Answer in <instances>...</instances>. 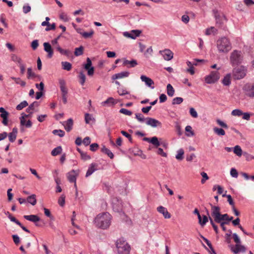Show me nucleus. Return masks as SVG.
<instances>
[{"mask_svg": "<svg viewBox=\"0 0 254 254\" xmlns=\"http://www.w3.org/2000/svg\"><path fill=\"white\" fill-rule=\"evenodd\" d=\"M112 216L108 212L99 214L94 219L96 227L102 229H107L111 225Z\"/></svg>", "mask_w": 254, "mask_h": 254, "instance_id": "obj_1", "label": "nucleus"}, {"mask_svg": "<svg viewBox=\"0 0 254 254\" xmlns=\"http://www.w3.org/2000/svg\"><path fill=\"white\" fill-rule=\"evenodd\" d=\"M216 47L220 53H227L232 49L229 40L225 37L219 38L217 41Z\"/></svg>", "mask_w": 254, "mask_h": 254, "instance_id": "obj_2", "label": "nucleus"}, {"mask_svg": "<svg viewBox=\"0 0 254 254\" xmlns=\"http://www.w3.org/2000/svg\"><path fill=\"white\" fill-rule=\"evenodd\" d=\"M116 246L119 254H129L130 246L123 238L118 239L116 243Z\"/></svg>", "mask_w": 254, "mask_h": 254, "instance_id": "obj_3", "label": "nucleus"}, {"mask_svg": "<svg viewBox=\"0 0 254 254\" xmlns=\"http://www.w3.org/2000/svg\"><path fill=\"white\" fill-rule=\"evenodd\" d=\"M243 54L241 51L234 50L230 54V64L232 66L240 64L243 62Z\"/></svg>", "mask_w": 254, "mask_h": 254, "instance_id": "obj_4", "label": "nucleus"}, {"mask_svg": "<svg viewBox=\"0 0 254 254\" xmlns=\"http://www.w3.org/2000/svg\"><path fill=\"white\" fill-rule=\"evenodd\" d=\"M211 216L214 219V221L219 223L224 220L223 214L220 213V208L219 206H214L211 204Z\"/></svg>", "mask_w": 254, "mask_h": 254, "instance_id": "obj_5", "label": "nucleus"}, {"mask_svg": "<svg viewBox=\"0 0 254 254\" xmlns=\"http://www.w3.org/2000/svg\"><path fill=\"white\" fill-rule=\"evenodd\" d=\"M247 69L244 66L234 68L232 70V76L235 80L243 78L246 75Z\"/></svg>", "mask_w": 254, "mask_h": 254, "instance_id": "obj_6", "label": "nucleus"}, {"mask_svg": "<svg viewBox=\"0 0 254 254\" xmlns=\"http://www.w3.org/2000/svg\"><path fill=\"white\" fill-rule=\"evenodd\" d=\"M219 73L218 71H213L205 77V81L208 84H212L219 79Z\"/></svg>", "mask_w": 254, "mask_h": 254, "instance_id": "obj_7", "label": "nucleus"}, {"mask_svg": "<svg viewBox=\"0 0 254 254\" xmlns=\"http://www.w3.org/2000/svg\"><path fill=\"white\" fill-rule=\"evenodd\" d=\"M243 90L246 96L250 98H254V84H246L243 86Z\"/></svg>", "mask_w": 254, "mask_h": 254, "instance_id": "obj_8", "label": "nucleus"}, {"mask_svg": "<svg viewBox=\"0 0 254 254\" xmlns=\"http://www.w3.org/2000/svg\"><path fill=\"white\" fill-rule=\"evenodd\" d=\"M143 140L152 144L156 148H157L161 144L163 145V146L165 147H166L167 145V144L165 143H161L156 136H153L151 138L144 137Z\"/></svg>", "mask_w": 254, "mask_h": 254, "instance_id": "obj_9", "label": "nucleus"}, {"mask_svg": "<svg viewBox=\"0 0 254 254\" xmlns=\"http://www.w3.org/2000/svg\"><path fill=\"white\" fill-rule=\"evenodd\" d=\"M231 251L234 254H237L239 253H244L246 252V249L245 246L242 245L241 243L234 245H230V246Z\"/></svg>", "mask_w": 254, "mask_h": 254, "instance_id": "obj_10", "label": "nucleus"}, {"mask_svg": "<svg viewBox=\"0 0 254 254\" xmlns=\"http://www.w3.org/2000/svg\"><path fill=\"white\" fill-rule=\"evenodd\" d=\"M159 53L163 57L165 61H170L173 58L174 54L170 49H166L161 50Z\"/></svg>", "mask_w": 254, "mask_h": 254, "instance_id": "obj_11", "label": "nucleus"}, {"mask_svg": "<svg viewBox=\"0 0 254 254\" xmlns=\"http://www.w3.org/2000/svg\"><path fill=\"white\" fill-rule=\"evenodd\" d=\"M141 32V31L139 30H132L130 32H124L123 35L127 38L135 39L140 35Z\"/></svg>", "mask_w": 254, "mask_h": 254, "instance_id": "obj_12", "label": "nucleus"}, {"mask_svg": "<svg viewBox=\"0 0 254 254\" xmlns=\"http://www.w3.org/2000/svg\"><path fill=\"white\" fill-rule=\"evenodd\" d=\"M79 175L78 170H72L66 174L67 178L70 183H75L76 178Z\"/></svg>", "mask_w": 254, "mask_h": 254, "instance_id": "obj_13", "label": "nucleus"}, {"mask_svg": "<svg viewBox=\"0 0 254 254\" xmlns=\"http://www.w3.org/2000/svg\"><path fill=\"white\" fill-rule=\"evenodd\" d=\"M146 124L147 125L149 126L152 127H161L162 125L161 123L158 120L149 117L146 118Z\"/></svg>", "mask_w": 254, "mask_h": 254, "instance_id": "obj_14", "label": "nucleus"}, {"mask_svg": "<svg viewBox=\"0 0 254 254\" xmlns=\"http://www.w3.org/2000/svg\"><path fill=\"white\" fill-rule=\"evenodd\" d=\"M86 64H84V68L87 70V74L89 76H92L94 74V68L92 66V62L89 58H87L86 60Z\"/></svg>", "mask_w": 254, "mask_h": 254, "instance_id": "obj_15", "label": "nucleus"}, {"mask_svg": "<svg viewBox=\"0 0 254 254\" xmlns=\"http://www.w3.org/2000/svg\"><path fill=\"white\" fill-rule=\"evenodd\" d=\"M194 62L193 63H191L190 61H188L187 62V65L189 67V68L187 69V71L190 73V74L193 75L194 73V70L193 68V65H197V62H202L204 61L203 60H198L195 59L194 60Z\"/></svg>", "mask_w": 254, "mask_h": 254, "instance_id": "obj_16", "label": "nucleus"}, {"mask_svg": "<svg viewBox=\"0 0 254 254\" xmlns=\"http://www.w3.org/2000/svg\"><path fill=\"white\" fill-rule=\"evenodd\" d=\"M0 117L2 119V123L4 126H7L8 124V113L3 108H0Z\"/></svg>", "mask_w": 254, "mask_h": 254, "instance_id": "obj_17", "label": "nucleus"}, {"mask_svg": "<svg viewBox=\"0 0 254 254\" xmlns=\"http://www.w3.org/2000/svg\"><path fill=\"white\" fill-rule=\"evenodd\" d=\"M140 79L142 82H144L145 85L149 87L151 89H153L154 88V86H152L154 85V81L149 77H147L144 75H141L140 76Z\"/></svg>", "mask_w": 254, "mask_h": 254, "instance_id": "obj_18", "label": "nucleus"}, {"mask_svg": "<svg viewBox=\"0 0 254 254\" xmlns=\"http://www.w3.org/2000/svg\"><path fill=\"white\" fill-rule=\"evenodd\" d=\"M23 217L27 220L31 221L35 223L36 226H40V225L37 223L40 221V218L36 215H24Z\"/></svg>", "mask_w": 254, "mask_h": 254, "instance_id": "obj_19", "label": "nucleus"}, {"mask_svg": "<svg viewBox=\"0 0 254 254\" xmlns=\"http://www.w3.org/2000/svg\"><path fill=\"white\" fill-rule=\"evenodd\" d=\"M157 210L158 212L162 214L165 218L169 219L171 217V214L169 213L166 208L159 206L157 208Z\"/></svg>", "mask_w": 254, "mask_h": 254, "instance_id": "obj_20", "label": "nucleus"}, {"mask_svg": "<svg viewBox=\"0 0 254 254\" xmlns=\"http://www.w3.org/2000/svg\"><path fill=\"white\" fill-rule=\"evenodd\" d=\"M59 83L62 94H67L68 90L66 87V82L63 79H59Z\"/></svg>", "mask_w": 254, "mask_h": 254, "instance_id": "obj_21", "label": "nucleus"}, {"mask_svg": "<svg viewBox=\"0 0 254 254\" xmlns=\"http://www.w3.org/2000/svg\"><path fill=\"white\" fill-rule=\"evenodd\" d=\"M43 46L45 51L48 53V57L51 58L53 56V50L51 45L50 43L45 42L43 44Z\"/></svg>", "mask_w": 254, "mask_h": 254, "instance_id": "obj_22", "label": "nucleus"}, {"mask_svg": "<svg viewBox=\"0 0 254 254\" xmlns=\"http://www.w3.org/2000/svg\"><path fill=\"white\" fill-rule=\"evenodd\" d=\"M129 73L128 71H122L120 73H118L114 74L112 77V79L113 80H115L117 79H121V78H123L124 77H127L129 76Z\"/></svg>", "mask_w": 254, "mask_h": 254, "instance_id": "obj_23", "label": "nucleus"}, {"mask_svg": "<svg viewBox=\"0 0 254 254\" xmlns=\"http://www.w3.org/2000/svg\"><path fill=\"white\" fill-rule=\"evenodd\" d=\"M97 165L96 164H91L87 171L85 177H88L91 175L96 170H97Z\"/></svg>", "mask_w": 254, "mask_h": 254, "instance_id": "obj_24", "label": "nucleus"}, {"mask_svg": "<svg viewBox=\"0 0 254 254\" xmlns=\"http://www.w3.org/2000/svg\"><path fill=\"white\" fill-rule=\"evenodd\" d=\"M17 129L15 127L12 129V132H10L8 134H7L8 137V139L10 142H13L17 136Z\"/></svg>", "mask_w": 254, "mask_h": 254, "instance_id": "obj_25", "label": "nucleus"}, {"mask_svg": "<svg viewBox=\"0 0 254 254\" xmlns=\"http://www.w3.org/2000/svg\"><path fill=\"white\" fill-rule=\"evenodd\" d=\"M63 125L65 129L67 131H70L73 126V120L72 119L70 118L67 120L66 122H64L63 123Z\"/></svg>", "mask_w": 254, "mask_h": 254, "instance_id": "obj_26", "label": "nucleus"}, {"mask_svg": "<svg viewBox=\"0 0 254 254\" xmlns=\"http://www.w3.org/2000/svg\"><path fill=\"white\" fill-rule=\"evenodd\" d=\"M35 77H38L40 79L41 76L39 75L36 74L32 70V68L29 67L27 69V78L33 79Z\"/></svg>", "mask_w": 254, "mask_h": 254, "instance_id": "obj_27", "label": "nucleus"}, {"mask_svg": "<svg viewBox=\"0 0 254 254\" xmlns=\"http://www.w3.org/2000/svg\"><path fill=\"white\" fill-rule=\"evenodd\" d=\"M20 121L21 126H25L27 128H30L32 127V123L30 120H28L26 122V120H24L23 117H20Z\"/></svg>", "mask_w": 254, "mask_h": 254, "instance_id": "obj_28", "label": "nucleus"}, {"mask_svg": "<svg viewBox=\"0 0 254 254\" xmlns=\"http://www.w3.org/2000/svg\"><path fill=\"white\" fill-rule=\"evenodd\" d=\"M85 121L86 124H90L94 123L95 121V120L93 117L92 115L88 114V113H86L85 114Z\"/></svg>", "mask_w": 254, "mask_h": 254, "instance_id": "obj_29", "label": "nucleus"}, {"mask_svg": "<svg viewBox=\"0 0 254 254\" xmlns=\"http://www.w3.org/2000/svg\"><path fill=\"white\" fill-rule=\"evenodd\" d=\"M11 60L16 64H18V65L23 64L21 58L16 55L12 54L11 55Z\"/></svg>", "mask_w": 254, "mask_h": 254, "instance_id": "obj_30", "label": "nucleus"}, {"mask_svg": "<svg viewBox=\"0 0 254 254\" xmlns=\"http://www.w3.org/2000/svg\"><path fill=\"white\" fill-rule=\"evenodd\" d=\"M231 74L228 73L222 80V83L225 86H229L231 84Z\"/></svg>", "mask_w": 254, "mask_h": 254, "instance_id": "obj_31", "label": "nucleus"}, {"mask_svg": "<svg viewBox=\"0 0 254 254\" xmlns=\"http://www.w3.org/2000/svg\"><path fill=\"white\" fill-rule=\"evenodd\" d=\"M38 103L36 101H35L28 106V107L26 109V111L28 113L33 114V111L34 110V107H38Z\"/></svg>", "mask_w": 254, "mask_h": 254, "instance_id": "obj_32", "label": "nucleus"}, {"mask_svg": "<svg viewBox=\"0 0 254 254\" xmlns=\"http://www.w3.org/2000/svg\"><path fill=\"white\" fill-rule=\"evenodd\" d=\"M184 150L182 148L179 149L177 151V154L176 155V158L179 161H181L184 159Z\"/></svg>", "mask_w": 254, "mask_h": 254, "instance_id": "obj_33", "label": "nucleus"}, {"mask_svg": "<svg viewBox=\"0 0 254 254\" xmlns=\"http://www.w3.org/2000/svg\"><path fill=\"white\" fill-rule=\"evenodd\" d=\"M36 196L35 194H31L27 198V201L32 205H35L37 203Z\"/></svg>", "mask_w": 254, "mask_h": 254, "instance_id": "obj_34", "label": "nucleus"}, {"mask_svg": "<svg viewBox=\"0 0 254 254\" xmlns=\"http://www.w3.org/2000/svg\"><path fill=\"white\" fill-rule=\"evenodd\" d=\"M101 151L107 154L111 159H113L114 158L113 153L109 149L106 148L105 146H103L101 148Z\"/></svg>", "mask_w": 254, "mask_h": 254, "instance_id": "obj_35", "label": "nucleus"}, {"mask_svg": "<svg viewBox=\"0 0 254 254\" xmlns=\"http://www.w3.org/2000/svg\"><path fill=\"white\" fill-rule=\"evenodd\" d=\"M217 30L214 27L211 26L205 30V34L206 35H210L212 34L214 35L217 33Z\"/></svg>", "mask_w": 254, "mask_h": 254, "instance_id": "obj_36", "label": "nucleus"}, {"mask_svg": "<svg viewBox=\"0 0 254 254\" xmlns=\"http://www.w3.org/2000/svg\"><path fill=\"white\" fill-rule=\"evenodd\" d=\"M213 131L218 136H224L225 135V131L223 128L215 127L213 128Z\"/></svg>", "mask_w": 254, "mask_h": 254, "instance_id": "obj_37", "label": "nucleus"}, {"mask_svg": "<svg viewBox=\"0 0 254 254\" xmlns=\"http://www.w3.org/2000/svg\"><path fill=\"white\" fill-rule=\"evenodd\" d=\"M167 93L170 97H172L174 95L175 90L170 84L167 85Z\"/></svg>", "mask_w": 254, "mask_h": 254, "instance_id": "obj_38", "label": "nucleus"}, {"mask_svg": "<svg viewBox=\"0 0 254 254\" xmlns=\"http://www.w3.org/2000/svg\"><path fill=\"white\" fill-rule=\"evenodd\" d=\"M62 68L67 71H69L72 67L71 64L67 62H62L61 63Z\"/></svg>", "mask_w": 254, "mask_h": 254, "instance_id": "obj_39", "label": "nucleus"}, {"mask_svg": "<svg viewBox=\"0 0 254 254\" xmlns=\"http://www.w3.org/2000/svg\"><path fill=\"white\" fill-rule=\"evenodd\" d=\"M58 51L61 54L66 56L68 57H69L71 54V53L69 50L63 49L61 47L58 48Z\"/></svg>", "mask_w": 254, "mask_h": 254, "instance_id": "obj_40", "label": "nucleus"}, {"mask_svg": "<svg viewBox=\"0 0 254 254\" xmlns=\"http://www.w3.org/2000/svg\"><path fill=\"white\" fill-rule=\"evenodd\" d=\"M62 148L61 146H59L55 148L51 152V154L53 156H56L62 153Z\"/></svg>", "mask_w": 254, "mask_h": 254, "instance_id": "obj_41", "label": "nucleus"}, {"mask_svg": "<svg viewBox=\"0 0 254 254\" xmlns=\"http://www.w3.org/2000/svg\"><path fill=\"white\" fill-rule=\"evenodd\" d=\"M233 151L234 153L239 157L241 156L243 154L242 150L239 145H236L234 147Z\"/></svg>", "mask_w": 254, "mask_h": 254, "instance_id": "obj_42", "label": "nucleus"}, {"mask_svg": "<svg viewBox=\"0 0 254 254\" xmlns=\"http://www.w3.org/2000/svg\"><path fill=\"white\" fill-rule=\"evenodd\" d=\"M116 104L115 102V100L112 97H110L108 98L106 101L103 102L102 104L103 105H105L106 104H108L109 106L114 105Z\"/></svg>", "mask_w": 254, "mask_h": 254, "instance_id": "obj_43", "label": "nucleus"}, {"mask_svg": "<svg viewBox=\"0 0 254 254\" xmlns=\"http://www.w3.org/2000/svg\"><path fill=\"white\" fill-rule=\"evenodd\" d=\"M124 65H127L129 64V67H134L137 64V62L136 60H133L131 61H128V60H125L124 62Z\"/></svg>", "mask_w": 254, "mask_h": 254, "instance_id": "obj_44", "label": "nucleus"}, {"mask_svg": "<svg viewBox=\"0 0 254 254\" xmlns=\"http://www.w3.org/2000/svg\"><path fill=\"white\" fill-rule=\"evenodd\" d=\"M207 215L209 216V220L210 221V224H211L212 227L213 228L215 232L216 233H218V227L217 226V225H215V224L214 223V221L212 219V218H211V217H210L209 215V211L208 210H207Z\"/></svg>", "mask_w": 254, "mask_h": 254, "instance_id": "obj_45", "label": "nucleus"}, {"mask_svg": "<svg viewBox=\"0 0 254 254\" xmlns=\"http://www.w3.org/2000/svg\"><path fill=\"white\" fill-rule=\"evenodd\" d=\"M28 105V102L26 101H23L21 102L19 104L17 105L16 109V110L20 111L22 110L24 108L27 107Z\"/></svg>", "mask_w": 254, "mask_h": 254, "instance_id": "obj_46", "label": "nucleus"}, {"mask_svg": "<svg viewBox=\"0 0 254 254\" xmlns=\"http://www.w3.org/2000/svg\"><path fill=\"white\" fill-rule=\"evenodd\" d=\"M135 118L141 123H144L146 121V118H145L144 116L141 113L135 114Z\"/></svg>", "mask_w": 254, "mask_h": 254, "instance_id": "obj_47", "label": "nucleus"}, {"mask_svg": "<svg viewBox=\"0 0 254 254\" xmlns=\"http://www.w3.org/2000/svg\"><path fill=\"white\" fill-rule=\"evenodd\" d=\"M83 47L82 46H80L79 48H76L75 49L74 55L76 56H79L83 54Z\"/></svg>", "mask_w": 254, "mask_h": 254, "instance_id": "obj_48", "label": "nucleus"}, {"mask_svg": "<svg viewBox=\"0 0 254 254\" xmlns=\"http://www.w3.org/2000/svg\"><path fill=\"white\" fill-rule=\"evenodd\" d=\"M78 77L80 79V83L82 85H84L86 77L83 71H80L79 72Z\"/></svg>", "mask_w": 254, "mask_h": 254, "instance_id": "obj_49", "label": "nucleus"}, {"mask_svg": "<svg viewBox=\"0 0 254 254\" xmlns=\"http://www.w3.org/2000/svg\"><path fill=\"white\" fill-rule=\"evenodd\" d=\"M53 133L55 135H57L60 137L64 136L65 133L64 131L61 129H55L53 130Z\"/></svg>", "mask_w": 254, "mask_h": 254, "instance_id": "obj_50", "label": "nucleus"}, {"mask_svg": "<svg viewBox=\"0 0 254 254\" xmlns=\"http://www.w3.org/2000/svg\"><path fill=\"white\" fill-rule=\"evenodd\" d=\"M243 114V112L240 109H235L231 112V115L234 116L240 117Z\"/></svg>", "mask_w": 254, "mask_h": 254, "instance_id": "obj_51", "label": "nucleus"}, {"mask_svg": "<svg viewBox=\"0 0 254 254\" xmlns=\"http://www.w3.org/2000/svg\"><path fill=\"white\" fill-rule=\"evenodd\" d=\"M117 92L120 96H123L129 93L125 88L123 87L118 88Z\"/></svg>", "mask_w": 254, "mask_h": 254, "instance_id": "obj_52", "label": "nucleus"}, {"mask_svg": "<svg viewBox=\"0 0 254 254\" xmlns=\"http://www.w3.org/2000/svg\"><path fill=\"white\" fill-rule=\"evenodd\" d=\"M183 99L182 97H176L172 101V104H180L183 102Z\"/></svg>", "mask_w": 254, "mask_h": 254, "instance_id": "obj_53", "label": "nucleus"}, {"mask_svg": "<svg viewBox=\"0 0 254 254\" xmlns=\"http://www.w3.org/2000/svg\"><path fill=\"white\" fill-rule=\"evenodd\" d=\"M65 198L64 195L62 194L58 200V203L61 206H64L65 204Z\"/></svg>", "mask_w": 254, "mask_h": 254, "instance_id": "obj_54", "label": "nucleus"}, {"mask_svg": "<svg viewBox=\"0 0 254 254\" xmlns=\"http://www.w3.org/2000/svg\"><path fill=\"white\" fill-rule=\"evenodd\" d=\"M94 33V32L93 30H91V31L89 32H82V33H81L80 34L85 38H89L90 37H91L93 34Z\"/></svg>", "mask_w": 254, "mask_h": 254, "instance_id": "obj_55", "label": "nucleus"}, {"mask_svg": "<svg viewBox=\"0 0 254 254\" xmlns=\"http://www.w3.org/2000/svg\"><path fill=\"white\" fill-rule=\"evenodd\" d=\"M230 175L233 178H237L238 176V173L235 168H233L230 170Z\"/></svg>", "mask_w": 254, "mask_h": 254, "instance_id": "obj_56", "label": "nucleus"}, {"mask_svg": "<svg viewBox=\"0 0 254 254\" xmlns=\"http://www.w3.org/2000/svg\"><path fill=\"white\" fill-rule=\"evenodd\" d=\"M190 114L194 118H196L198 117L197 113L193 108L190 109Z\"/></svg>", "mask_w": 254, "mask_h": 254, "instance_id": "obj_57", "label": "nucleus"}, {"mask_svg": "<svg viewBox=\"0 0 254 254\" xmlns=\"http://www.w3.org/2000/svg\"><path fill=\"white\" fill-rule=\"evenodd\" d=\"M120 112L122 114H125L127 116H131L132 115V112L130 111H129L125 108H122L120 110Z\"/></svg>", "mask_w": 254, "mask_h": 254, "instance_id": "obj_58", "label": "nucleus"}, {"mask_svg": "<svg viewBox=\"0 0 254 254\" xmlns=\"http://www.w3.org/2000/svg\"><path fill=\"white\" fill-rule=\"evenodd\" d=\"M47 27L46 28L45 30L47 31L51 30H54L56 28V24L55 23H53L52 24H50L49 22L48 25H46Z\"/></svg>", "mask_w": 254, "mask_h": 254, "instance_id": "obj_59", "label": "nucleus"}, {"mask_svg": "<svg viewBox=\"0 0 254 254\" xmlns=\"http://www.w3.org/2000/svg\"><path fill=\"white\" fill-rule=\"evenodd\" d=\"M8 218L11 221L15 223L18 225H21V223L17 220L14 217L12 216L10 214H9L8 215Z\"/></svg>", "mask_w": 254, "mask_h": 254, "instance_id": "obj_60", "label": "nucleus"}, {"mask_svg": "<svg viewBox=\"0 0 254 254\" xmlns=\"http://www.w3.org/2000/svg\"><path fill=\"white\" fill-rule=\"evenodd\" d=\"M216 122L221 127L225 128H228V125L226 123H225L224 122L220 120V119H217L216 120Z\"/></svg>", "mask_w": 254, "mask_h": 254, "instance_id": "obj_61", "label": "nucleus"}, {"mask_svg": "<svg viewBox=\"0 0 254 254\" xmlns=\"http://www.w3.org/2000/svg\"><path fill=\"white\" fill-rule=\"evenodd\" d=\"M243 155H244V156H245L246 159L248 161H250L253 159H254V156H253V155L248 153L247 152H244Z\"/></svg>", "mask_w": 254, "mask_h": 254, "instance_id": "obj_62", "label": "nucleus"}, {"mask_svg": "<svg viewBox=\"0 0 254 254\" xmlns=\"http://www.w3.org/2000/svg\"><path fill=\"white\" fill-rule=\"evenodd\" d=\"M201 175L203 178L201 181V183L203 184H204L205 181L209 179V178L207 176V174L204 172L201 173Z\"/></svg>", "mask_w": 254, "mask_h": 254, "instance_id": "obj_63", "label": "nucleus"}, {"mask_svg": "<svg viewBox=\"0 0 254 254\" xmlns=\"http://www.w3.org/2000/svg\"><path fill=\"white\" fill-rule=\"evenodd\" d=\"M31 7L28 4L24 5L23 6V12L25 14H27V13L30 12L31 11Z\"/></svg>", "mask_w": 254, "mask_h": 254, "instance_id": "obj_64", "label": "nucleus"}]
</instances>
